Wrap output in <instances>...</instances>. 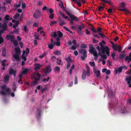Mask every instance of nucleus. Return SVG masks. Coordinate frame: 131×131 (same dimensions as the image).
Returning <instances> with one entry per match:
<instances>
[{"label":"nucleus","mask_w":131,"mask_h":131,"mask_svg":"<svg viewBox=\"0 0 131 131\" xmlns=\"http://www.w3.org/2000/svg\"><path fill=\"white\" fill-rule=\"evenodd\" d=\"M7 61V60L6 59L2 61V65L3 67L5 66V62Z\"/></svg>","instance_id":"79ce46f5"},{"label":"nucleus","mask_w":131,"mask_h":131,"mask_svg":"<svg viewBox=\"0 0 131 131\" xmlns=\"http://www.w3.org/2000/svg\"><path fill=\"white\" fill-rule=\"evenodd\" d=\"M5 85H2L1 86L2 90L0 91V94L3 95H6L7 94H10V90L9 88H6Z\"/></svg>","instance_id":"f257e3e1"},{"label":"nucleus","mask_w":131,"mask_h":131,"mask_svg":"<svg viewBox=\"0 0 131 131\" xmlns=\"http://www.w3.org/2000/svg\"><path fill=\"white\" fill-rule=\"evenodd\" d=\"M56 22L55 21H51L50 23V26H52V25L55 24L56 23Z\"/></svg>","instance_id":"5fc2aeb1"},{"label":"nucleus","mask_w":131,"mask_h":131,"mask_svg":"<svg viewBox=\"0 0 131 131\" xmlns=\"http://www.w3.org/2000/svg\"><path fill=\"white\" fill-rule=\"evenodd\" d=\"M107 11L108 13H111L113 11V9L111 8H109L107 10Z\"/></svg>","instance_id":"052dcab7"},{"label":"nucleus","mask_w":131,"mask_h":131,"mask_svg":"<svg viewBox=\"0 0 131 131\" xmlns=\"http://www.w3.org/2000/svg\"><path fill=\"white\" fill-rule=\"evenodd\" d=\"M5 20H4L3 21V23H5L7 25V21L11 20L12 19V17H10L8 15H6L4 18Z\"/></svg>","instance_id":"6e6552de"},{"label":"nucleus","mask_w":131,"mask_h":131,"mask_svg":"<svg viewBox=\"0 0 131 131\" xmlns=\"http://www.w3.org/2000/svg\"><path fill=\"white\" fill-rule=\"evenodd\" d=\"M101 52H99L98 53L99 55V56L104 59H106L107 58V56L105 54L102 55V54Z\"/></svg>","instance_id":"6ab92c4d"},{"label":"nucleus","mask_w":131,"mask_h":131,"mask_svg":"<svg viewBox=\"0 0 131 131\" xmlns=\"http://www.w3.org/2000/svg\"><path fill=\"white\" fill-rule=\"evenodd\" d=\"M104 50V53H103L102 52V53L103 54H105L106 52V54L108 56H110V49L107 46H106V48Z\"/></svg>","instance_id":"f8f14e48"},{"label":"nucleus","mask_w":131,"mask_h":131,"mask_svg":"<svg viewBox=\"0 0 131 131\" xmlns=\"http://www.w3.org/2000/svg\"><path fill=\"white\" fill-rule=\"evenodd\" d=\"M125 56L124 54H120L119 55V58L120 59H123Z\"/></svg>","instance_id":"8fccbe9b"},{"label":"nucleus","mask_w":131,"mask_h":131,"mask_svg":"<svg viewBox=\"0 0 131 131\" xmlns=\"http://www.w3.org/2000/svg\"><path fill=\"white\" fill-rule=\"evenodd\" d=\"M105 3L111 5H112L113 4V3L112 1H108L107 0H106Z\"/></svg>","instance_id":"ea45409f"},{"label":"nucleus","mask_w":131,"mask_h":131,"mask_svg":"<svg viewBox=\"0 0 131 131\" xmlns=\"http://www.w3.org/2000/svg\"><path fill=\"white\" fill-rule=\"evenodd\" d=\"M37 111L38 112V116L39 117H40L41 115V110L40 109H38L37 110Z\"/></svg>","instance_id":"f704fd0d"},{"label":"nucleus","mask_w":131,"mask_h":131,"mask_svg":"<svg viewBox=\"0 0 131 131\" xmlns=\"http://www.w3.org/2000/svg\"><path fill=\"white\" fill-rule=\"evenodd\" d=\"M89 48V53L92 54H93V56L95 57H97L98 55L96 52V51L95 50V48L92 47H90Z\"/></svg>","instance_id":"0eeeda50"},{"label":"nucleus","mask_w":131,"mask_h":131,"mask_svg":"<svg viewBox=\"0 0 131 131\" xmlns=\"http://www.w3.org/2000/svg\"><path fill=\"white\" fill-rule=\"evenodd\" d=\"M2 55L3 57H5L6 56V49L4 48L2 49Z\"/></svg>","instance_id":"aec40b11"},{"label":"nucleus","mask_w":131,"mask_h":131,"mask_svg":"<svg viewBox=\"0 0 131 131\" xmlns=\"http://www.w3.org/2000/svg\"><path fill=\"white\" fill-rule=\"evenodd\" d=\"M40 80V78H35L34 80L32 82L31 84V86L33 87L35 85L38 83V81Z\"/></svg>","instance_id":"1a4fd4ad"},{"label":"nucleus","mask_w":131,"mask_h":131,"mask_svg":"<svg viewBox=\"0 0 131 131\" xmlns=\"http://www.w3.org/2000/svg\"><path fill=\"white\" fill-rule=\"evenodd\" d=\"M59 13L60 14V15H61V16H62L63 17V18H65V19H68V20H70V19L69 18V17H68V16H64L65 15V14H64L63 13H62V12H61V11H59Z\"/></svg>","instance_id":"dca6fc26"},{"label":"nucleus","mask_w":131,"mask_h":131,"mask_svg":"<svg viewBox=\"0 0 131 131\" xmlns=\"http://www.w3.org/2000/svg\"><path fill=\"white\" fill-rule=\"evenodd\" d=\"M20 15L19 14L17 13L16 14L14 15V16H13V18L14 19H16Z\"/></svg>","instance_id":"58836bf2"},{"label":"nucleus","mask_w":131,"mask_h":131,"mask_svg":"<svg viewBox=\"0 0 131 131\" xmlns=\"http://www.w3.org/2000/svg\"><path fill=\"white\" fill-rule=\"evenodd\" d=\"M50 79V78L49 77H48L47 79H46L45 78H44L42 80V81L44 82H45V81H49Z\"/></svg>","instance_id":"e433bc0d"},{"label":"nucleus","mask_w":131,"mask_h":131,"mask_svg":"<svg viewBox=\"0 0 131 131\" xmlns=\"http://www.w3.org/2000/svg\"><path fill=\"white\" fill-rule=\"evenodd\" d=\"M115 53L114 52H113L111 54V56L112 58H113V60H115V58L114 57L115 56Z\"/></svg>","instance_id":"e2e57ef3"},{"label":"nucleus","mask_w":131,"mask_h":131,"mask_svg":"<svg viewBox=\"0 0 131 131\" xmlns=\"http://www.w3.org/2000/svg\"><path fill=\"white\" fill-rule=\"evenodd\" d=\"M35 67L34 69L35 71H37L39 70L42 66V65L36 63L35 64Z\"/></svg>","instance_id":"9b49d317"},{"label":"nucleus","mask_w":131,"mask_h":131,"mask_svg":"<svg viewBox=\"0 0 131 131\" xmlns=\"http://www.w3.org/2000/svg\"><path fill=\"white\" fill-rule=\"evenodd\" d=\"M104 8V7H103L101 6H100L98 8V10L99 12H100L102 10H103Z\"/></svg>","instance_id":"49530a36"},{"label":"nucleus","mask_w":131,"mask_h":131,"mask_svg":"<svg viewBox=\"0 0 131 131\" xmlns=\"http://www.w3.org/2000/svg\"><path fill=\"white\" fill-rule=\"evenodd\" d=\"M36 76L38 78H39L41 77V75L39 73H37L36 75Z\"/></svg>","instance_id":"6e6d98bb"},{"label":"nucleus","mask_w":131,"mask_h":131,"mask_svg":"<svg viewBox=\"0 0 131 131\" xmlns=\"http://www.w3.org/2000/svg\"><path fill=\"white\" fill-rule=\"evenodd\" d=\"M43 3L41 1H39L37 3V5L38 6H41L42 5Z\"/></svg>","instance_id":"603ef678"},{"label":"nucleus","mask_w":131,"mask_h":131,"mask_svg":"<svg viewBox=\"0 0 131 131\" xmlns=\"http://www.w3.org/2000/svg\"><path fill=\"white\" fill-rule=\"evenodd\" d=\"M63 10L64 11H65V12H66L69 16L71 14L70 13H69L68 11H67L66 9L64 8H64H63Z\"/></svg>","instance_id":"3c124183"},{"label":"nucleus","mask_w":131,"mask_h":131,"mask_svg":"<svg viewBox=\"0 0 131 131\" xmlns=\"http://www.w3.org/2000/svg\"><path fill=\"white\" fill-rule=\"evenodd\" d=\"M87 47L86 45L85 44H82L81 45V48H86Z\"/></svg>","instance_id":"37998d69"},{"label":"nucleus","mask_w":131,"mask_h":131,"mask_svg":"<svg viewBox=\"0 0 131 131\" xmlns=\"http://www.w3.org/2000/svg\"><path fill=\"white\" fill-rule=\"evenodd\" d=\"M57 34L59 37H62L63 35L62 33L60 31H57Z\"/></svg>","instance_id":"bb28decb"},{"label":"nucleus","mask_w":131,"mask_h":131,"mask_svg":"<svg viewBox=\"0 0 131 131\" xmlns=\"http://www.w3.org/2000/svg\"><path fill=\"white\" fill-rule=\"evenodd\" d=\"M2 28V29L0 30V32L4 33V31H6L8 29L7 25L5 23L2 24L1 22H0V28Z\"/></svg>","instance_id":"39448f33"},{"label":"nucleus","mask_w":131,"mask_h":131,"mask_svg":"<svg viewBox=\"0 0 131 131\" xmlns=\"http://www.w3.org/2000/svg\"><path fill=\"white\" fill-rule=\"evenodd\" d=\"M53 44L51 43H49L48 45V47L50 49H52L53 48Z\"/></svg>","instance_id":"a878e982"},{"label":"nucleus","mask_w":131,"mask_h":131,"mask_svg":"<svg viewBox=\"0 0 131 131\" xmlns=\"http://www.w3.org/2000/svg\"><path fill=\"white\" fill-rule=\"evenodd\" d=\"M25 53L26 51H23V54L21 56V58L22 59L24 60L25 61L27 60V58L25 56Z\"/></svg>","instance_id":"a211bd4d"},{"label":"nucleus","mask_w":131,"mask_h":131,"mask_svg":"<svg viewBox=\"0 0 131 131\" xmlns=\"http://www.w3.org/2000/svg\"><path fill=\"white\" fill-rule=\"evenodd\" d=\"M99 45L100 46V48L99 46H97L96 47V49L99 52H102L104 53V51L106 48V46H104L102 42L99 43Z\"/></svg>","instance_id":"20e7f679"},{"label":"nucleus","mask_w":131,"mask_h":131,"mask_svg":"<svg viewBox=\"0 0 131 131\" xmlns=\"http://www.w3.org/2000/svg\"><path fill=\"white\" fill-rule=\"evenodd\" d=\"M11 35H7L6 36V39L7 40H9L10 38V37H11Z\"/></svg>","instance_id":"bf43d9fd"},{"label":"nucleus","mask_w":131,"mask_h":131,"mask_svg":"<svg viewBox=\"0 0 131 131\" xmlns=\"http://www.w3.org/2000/svg\"><path fill=\"white\" fill-rule=\"evenodd\" d=\"M15 37L14 36H13L11 35V37H10V41L12 42H13L14 40Z\"/></svg>","instance_id":"de8ad7c7"},{"label":"nucleus","mask_w":131,"mask_h":131,"mask_svg":"<svg viewBox=\"0 0 131 131\" xmlns=\"http://www.w3.org/2000/svg\"><path fill=\"white\" fill-rule=\"evenodd\" d=\"M16 71L15 70H14L13 69H10L9 70V73L10 75L12 74Z\"/></svg>","instance_id":"393cba45"},{"label":"nucleus","mask_w":131,"mask_h":131,"mask_svg":"<svg viewBox=\"0 0 131 131\" xmlns=\"http://www.w3.org/2000/svg\"><path fill=\"white\" fill-rule=\"evenodd\" d=\"M86 68L87 69V70L86 71V73L90 72V68L89 66L88 65H87L86 66Z\"/></svg>","instance_id":"c9c22d12"},{"label":"nucleus","mask_w":131,"mask_h":131,"mask_svg":"<svg viewBox=\"0 0 131 131\" xmlns=\"http://www.w3.org/2000/svg\"><path fill=\"white\" fill-rule=\"evenodd\" d=\"M40 14V12L37 11L35 12V13L33 14V16L35 18H38Z\"/></svg>","instance_id":"4468645a"},{"label":"nucleus","mask_w":131,"mask_h":131,"mask_svg":"<svg viewBox=\"0 0 131 131\" xmlns=\"http://www.w3.org/2000/svg\"><path fill=\"white\" fill-rule=\"evenodd\" d=\"M60 22L59 25L61 26H62L65 24V22L62 20H60Z\"/></svg>","instance_id":"a19ab883"},{"label":"nucleus","mask_w":131,"mask_h":131,"mask_svg":"<svg viewBox=\"0 0 131 131\" xmlns=\"http://www.w3.org/2000/svg\"><path fill=\"white\" fill-rule=\"evenodd\" d=\"M28 71V70L27 69H25L23 71L22 73L24 74H27Z\"/></svg>","instance_id":"cd10ccee"},{"label":"nucleus","mask_w":131,"mask_h":131,"mask_svg":"<svg viewBox=\"0 0 131 131\" xmlns=\"http://www.w3.org/2000/svg\"><path fill=\"white\" fill-rule=\"evenodd\" d=\"M60 68L59 67L56 66L55 67V68L54 69V71L56 72H58L60 70Z\"/></svg>","instance_id":"c85d7f7f"},{"label":"nucleus","mask_w":131,"mask_h":131,"mask_svg":"<svg viewBox=\"0 0 131 131\" xmlns=\"http://www.w3.org/2000/svg\"><path fill=\"white\" fill-rule=\"evenodd\" d=\"M125 60L126 61H127V60H128V62L129 63L130 62V61L131 60V57H129L127 56L126 57Z\"/></svg>","instance_id":"c756f323"},{"label":"nucleus","mask_w":131,"mask_h":131,"mask_svg":"<svg viewBox=\"0 0 131 131\" xmlns=\"http://www.w3.org/2000/svg\"><path fill=\"white\" fill-rule=\"evenodd\" d=\"M54 17V14H51L49 16V18L50 19H53Z\"/></svg>","instance_id":"4d7b16f0"},{"label":"nucleus","mask_w":131,"mask_h":131,"mask_svg":"<svg viewBox=\"0 0 131 131\" xmlns=\"http://www.w3.org/2000/svg\"><path fill=\"white\" fill-rule=\"evenodd\" d=\"M69 16L70 17L71 19H73V20H74L76 21H79V19L78 17L74 15L71 14Z\"/></svg>","instance_id":"9d476101"},{"label":"nucleus","mask_w":131,"mask_h":131,"mask_svg":"<svg viewBox=\"0 0 131 131\" xmlns=\"http://www.w3.org/2000/svg\"><path fill=\"white\" fill-rule=\"evenodd\" d=\"M78 83V79L77 76L75 77L74 84H77Z\"/></svg>","instance_id":"0e129e2a"},{"label":"nucleus","mask_w":131,"mask_h":131,"mask_svg":"<svg viewBox=\"0 0 131 131\" xmlns=\"http://www.w3.org/2000/svg\"><path fill=\"white\" fill-rule=\"evenodd\" d=\"M66 61L67 62H71V58L70 57H69L68 58H67L66 59Z\"/></svg>","instance_id":"2f4dec72"},{"label":"nucleus","mask_w":131,"mask_h":131,"mask_svg":"<svg viewBox=\"0 0 131 131\" xmlns=\"http://www.w3.org/2000/svg\"><path fill=\"white\" fill-rule=\"evenodd\" d=\"M110 43L112 45V49L114 50L115 51H117V48H116V46L114 45V43L112 41L110 42Z\"/></svg>","instance_id":"f3484780"},{"label":"nucleus","mask_w":131,"mask_h":131,"mask_svg":"<svg viewBox=\"0 0 131 131\" xmlns=\"http://www.w3.org/2000/svg\"><path fill=\"white\" fill-rule=\"evenodd\" d=\"M127 49L129 50L131 49V42L128 45Z\"/></svg>","instance_id":"774afa93"},{"label":"nucleus","mask_w":131,"mask_h":131,"mask_svg":"<svg viewBox=\"0 0 131 131\" xmlns=\"http://www.w3.org/2000/svg\"><path fill=\"white\" fill-rule=\"evenodd\" d=\"M125 6L124 3L122 2L120 4L119 10L121 11H125L127 13H128L129 11L127 9L125 8Z\"/></svg>","instance_id":"423d86ee"},{"label":"nucleus","mask_w":131,"mask_h":131,"mask_svg":"<svg viewBox=\"0 0 131 131\" xmlns=\"http://www.w3.org/2000/svg\"><path fill=\"white\" fill-rule=\"evenodd\" d=\"M57 32H54L53 34L52 35V37H56L57 36Z\"/></svg>","instance_id":"864d4df0"},{"label":"nucleus","mask_w":131,"mask_h":131,"mask_svg":"<svg viewBox=\"0 0 131 131\" xmlns=\"http://www.w3.org/2000/svg\"><path fill=\"white\" fill-rule=\"evenodd\" d=\"M47 90V89L46 88H41V91L42 93H43L45 92V91L46 90Z\"/></svg>","instance_id":"13d9d810"},{"label":"nucleus","mask_w":131,"mask_h":131,"mask_svg":"<svg viewBox=\"0 0 131 131\" xmlns=\"http://www.w3.org/2000/svg\"><path fill=\"white\" fill-rule=\"evenodd\" d=\"M19 44L20 45V47L21 48H23V46L24 45V43L23 42L21 41L19 42Z\"/></svg>","instance_id":"338daca9"},{"label":"nucleus","mask_w":131,"mask_h":131,"mask_svg":"<svg viewBox=\"0 0 131 131\" xmlns=\"http://www.w3.org/2000/svg\"><path fill=\"white\" fill-rule=\"evenodd\" d=\"M59 5L60 6V7L61 8H63L64 7L63 5L62 2L60 4L59 3Z\"/></svg>","instance_id":"680f3d73"},{"label":"nucleus","mask_w":131,"mask_h":131,"mask_svg":"<svg viewBox=\"0 0 131 131\" xmlns=\"http://www.w3.org/2000/svg\"><path fill=\"white\" fill-rule=\"evenodd\" d=\"M15 53L13 55V57L17 61L19 62L20 60L19 55L21 53L20 49L19 47H17L14 49Z\"/></svg>","instance_id":"f03ea898"},{"label":"nucleus","mask_w":131,"mask_h":131,"mask_svg":"<svg viewBox=\"0 0 131 131\" xmlns=\"http://www.w3.org/2000/svg\"><path fill=\"white\" fill-rule=\"evenodd\" d=\"M9 77L8 75H6L4 77V79L6 81H8L9 80Z\"/></svg>","instance_id":"72a5a7b5"},{"label":"nucleus","mask_w":131,"mask_h":131,"mask_svg":"<svg viewBox=\"0 0 131 131\" xmlns=\"http://www.w3.org/2000/svg\"><path fill=\"white\" fill-rule=\"evenodd\" d=\"M54 53L55 55H59L61 54V53L58 50L54 52Z\"/></svg>","instance_id":"473e14b6"},{"label":"nucleus","mask_w":131,"mask_h":131,"mask_svg":"<svg viewBox=\"0 0 131 131\" xmlns=\"http://www.w3.org/2000/svg\"><path fill=\"white\" fill-rule=\"evenodd\" d=\"M126 80L127 81V84H129L131 83V77L129 78H126Z\"/></svg>","instance_id":"5701e85b"},{"label":"nucleus","mask_w":131,"mask_h":131,"mask_svg":"<svg viewBox=\"0 0 131 131\" xmlns=\"http://www.w3.org/2000/svg\"><path fill=\"white\" fill-rule=\"evenodd\" d=\"M4 40L1 37H0V44L3 43Z\"/></svg>","instance_id":"69168bd1"},{"label":"nucleus","mask_w":131,"mask_h":131,"mask_svg":"<svg viewBox=\"0 0 131 131\" xmlns=\"http://www.w3.org/2000/svg\"><path fill=\"white\" fill-rule=\"evenodd\" d=\"M116 48H116L117 50L118 49V51L119 52H121L122 48V47L121 46L119 45H116Z\"/></svg>","instance_id":"b1692460"},{"label":"nucleus","mask_w":131,"mask_h":131,"mask_svg":"<svg viewBox=\"0 0 131 131\" xmlns=\"http://www.w3.org/2000/svg\"><path fill=\"white\" fill-rule=\"evenodd\" d=\"M89 64L91 66L93 67L95 65V62L94 61H90L89 62Z\"/></svg>","instance_id":"4c0bfd02"},{"label":"nucleus","mask_w":131,"mask_h":131,"mask_svg":"<svg viewBox=\"0 0 131 131\" xmlns=\"http://www.w3.org/2000/svg\"><path fill=\"white\" fill-rule=\"evenodd\" d=\"M99 34L102 38H104L106 37L101 32H99Z\"/></svg>","instance_id":"09e8293b"},{"label":"nucleus","mask_w":131,"mask_h":131,"mask_svg":"<svg viewBox=\"0 0 131 131\" xmlns=\"http://www.w3.org/2000/svg\"><path fill=\"white\" fill-rule=\"evenodd\" d=\"M86 71L84 70L83 71L82 75V79L84 80L86 78Z\"/></svg>","instance_id":"412c9836"},{"label":"nucleus","mask_w":131,"mask_h":131,"mask_svg":"<svg viewBox=\"0 0 131 131\" xmlns=\"http://www.w3.org/2000/svg\"><path fill=\"white\" fill-rule=\"evenodd\" d=\"M13 43L14 45V46H15L16 47V46H17L18 45V43L17 41V40H14L13 42Z\"/></svg>","instance_id":"a18cd8bd"},{"label":"nucleus","mask_w":131,"mask_h":131,"mask_svg":"<svg viewBox=\"0 0 131 131\" xmlns=\"http://www.w3.org/2000/svg\"><path fill=\"white\" fill-rule=\"evenodd\" d=\"M94 72L96 74L97 77H98L100 75V73L99 70H97L96 69H94Z\"/></svg>","instance_id":"2eb2a0df"},{"label":"nucleus","mask_w":131,"mask_h":131,"mask_svg":"<svg viewBox=\"0 0 131 131\" xmlns=\"http://www.w3.org/2000/svg\"><path fill=\"white\" fill-rule=\"evenodd\" d=\"M79 52L83 54V55L81 56V58L82 60H84L87 56L86 51L85 49H81L79 50Z\"/></svg>","instance_id":"7ed1b4c3"},{"label":"nucleus","mask_w":131,"mask_h":131,"mask_svg":"<svg viewBox=\"0 0 131 131\" xmlns=\"http://www.w3.org/2000/svg\"><path fill=\"white\" fill-rule=\"evenodd\" d=\"M122 67H120L118 68V69H116L115 70V73H117L118 72L120 73L122 71Z\"/></svg>","instance_id":"4be33fe9"},{"label":"nucleus","mask_w":131,"mask_h":131,"mask_svg":"<svg viewBox=\"0 0 131 131\" xmlns=\"http://www.w3.org/2000/svg\"><path fill=\"white\" fill-rule=\"evenodd\" d=\"M78 31L79 32H80L82 30V28L81 26L80 25H79L78 26Z\"/></svg>","instance_id":"c03bdc74"},{"label":"nucleus","mask_w":131,"mask_h":131,"mask_svg":"<svg viewBox=\"0 0 131 131\" xmlns=\"http://www.w3.org/2000/svg\"><path fill=\"white\" fill-rule=\"evenodd\" d=\"M25 56L27 57L29 52V50L28 48H27L26 50Z\"/></svg>","instance_id":"7c9ffc66"},{"label":"nucleus","mask_w":131,"mask_h":131,"mask_svg":"<svg viewBox=\"0 0 131 131\" xmlns=\"http://www.w3.org/2000/svg\"><path fill=\"white\" fill-rule=\"evenodd\" d=\"M52 71V70L48 66L47 67L46 69H45L44 71L45 74H47L49 72H50Z\"/></svg>","instance_id":"ddd939ff"}]
</instances>
